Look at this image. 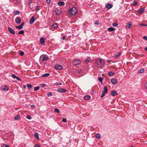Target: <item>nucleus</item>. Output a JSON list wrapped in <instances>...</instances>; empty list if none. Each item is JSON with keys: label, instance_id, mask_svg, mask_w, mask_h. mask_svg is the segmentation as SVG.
<instances>
[{"label": "nucleus", "instance_id": "nucleus-1", "mask_svg": "<svg viewBox=\"0 0 147 147\" xmlns=\"http://www.w3.org/2000/svg\"><path fill=\"white\" fill-rule=\"evenodd\" d=\"M77 11L75 7H73L69 11V13L72 15H75L77 12Z\"/></svg>", "mask_w": 147, "mask_h": 147}, {"label": "nucleus", "instance_id": "nucleus-2", "mask_svg": "<svg viewBox=\"0 0 147 147\" xmlns=\"http://www.w3.org/2000/svg\"><path fill=\"white\" fill-rule=\"evenodd\" d=\"M96 64H105L104 60L102 59H97L96 60Z\"/></svg>", "mask_w": 147, "mask_h": 147}, {"label": "nucleus", "instance_id": "nucleus-3", "mask_svg": "<svg viewBox=\"0 0 147 147\" xmlns=\"http://www.w3.org/2000/svg\"><path fill=\"white\" fill-rule=\"evenodd\" d=\"M49 59V57L47 55H42L40 57V59L42 60L43 61L48 60Z\"/></svg>", "mask_w": 147, "mask_h": 147}, {"label": "nucleus", "instance_id": "nucleus-4", "mask_svg": "<svg viewBox=\"0 0 147 147\" xmlns=\"http://www.w3.org/2000/svg\"><path fill=\"white\" fill-rule=\"evenodd\" d=\"M21 21V19L20 17H18L16 18L15 19L16 22L18 24H20Z\"/></svg>", "mask_w": 147, "mask_h": 147}, {"label": "nucleus", "instance_id": "nucleus-5", "mask_svg": "<svg viewBox=\"0 0 147 147\" xmlns=\"http://www.w3.org/2000/svg\"><path fill=\"white\" fill-rule=\"evenodd\" d=\"M1 90H2L4 91H8L9 90V88L6 85H3L1 88Z\"/></svg>", "mask_w": 147, "mask_h": 147}, {"label": "nucleus", "instance_id": "nucleus-6", "mask_svg": "<svg viewBox=\"0 0 147 147\" xmlns=\"http://www.w3.org/2000/svg\"><path fill=\"white\" fill-rule=\"evenodd\" d=\"M111 83L113 84H117L118 81L116 79L114 78H112L111 80Z\"/></svg>", "mask_w": 147, "mask_h": 147}, {"label": "nucleus", "instance_id": "nucleus-7", "mask_svg": "<svg viewBox=\"0 0 147 147\" xmlns=\"http://www.w3.org/2000/svg\"><path fill=\"white\" fill-rule=\"evenodd\" d=\"M81 63V61L79 60H74L73 62V64H79Z\"/></svg>", "mask_w": 147, "mask_h": 147}, {"label": "nucleus", "instance_id": "nucleus-8", "mask_svg": "<svg viewBox=\"0 0 147 147\" xmlns=\"http://www.w3.org/2000/svg\"><path fill=\"white\" fill-rule=\"evenodd\" d=\"M54 67L58 70H60L62 69V67L61 65H54Z\"/></svg>", "mask_w": 147, "mask_h": 147}, {"label": "nucleus", "instance_id": "nucleus-9", "mask_svg": "<svg viewBox=\"0 0 147 147\" xmlns=\"http://www.w3.org/2000/svg\"><path fill=\"white\" fill-rule=\"evenodd\" d=\"M8 30L10 33L14 35L15 34V32L14 30L12 28L10 27L8 28Z\"/></svg>", "mask_w": 147, "mask_h": 147}, {"label": "nucleus", "instance_id": "nucleus-10", "mask_svg": "<svg viewBox=\"0 0 147 147\" xmlns=\"http://www.w3.org/2000/svg\"><path fill=\"white\" fill-rule=\"evenodd\" d=\"M57 91L59 92L63 93L66 92L67 90L64 88H59L57 90Z\"/></svg>", "mask_w": 147, "mask_h": 147}, {"label": "nucleus", "instance_id": "nucleus-11", "mask_svg": "<svg viewBox=\"0 0 147 147\" xmlns=\"http://www.w3.org/2000/svg\"><path fill=\"white\" fill-rule=\"evenodd\" d=\"M126 24V28L127 29H129L132 26V24L130 22H129L127 23Z\"/></svg>", "mask_w": 147, "mask_h": 147}, {"label": "nucleus", "instance_id": "nucleus-12", "mask_svg": "<svg viewBox=\"0 0 147 147\" xmlns=\"http://www.w3.org/2000/svg\"><path fill=\"white\" fill-rule=\"evenodd\" d=\"M35 21V18L34 16H32L30 19V24H32Z\"/></svg>", "mask_w": 147, "mask_h": 147}, {"label": "nucleus", "instance_id": "nucleus-13", "mask_svg": "<svg viewBox=\"0 0 147 147\" xmlns=\"http://www.w3.org/2000/svg\"><path fill=\"white\" fill-rule=\"evenodd\" d=\"M111 94L112 96H114L117 95V93L116 90H113L111 91Z\"/></svg>", "mask_w": 147, "mask_h": 147}, {"label": "nucleus", "instance_id": "nucleus-14", "mask_svg": "<svg viewBox=\"0 0 147 147\" xmlns=\"http://www.w3.org/2000/svg\"><path fill=\"white\" fill-rule=\"evenodd\" d=\"M40 43L41 44L43 45L45 43V39L44 38L42 37L40 38Z\"/></svg>", "mask_w": 147, "mask_h": 147}, {"label": "nucleus", "instance_id": "nucleus-15", "mask_svg": "<svg viewBox=\"0 0 147 147\" xmlns=\"http://www.w3.org/2000/svg\"><path fill=\"white\" fill-rule=\"evenodd\" d=\"M58 26V25L57 23H54L51 25V27L52 28L55 29L57 28Z\"/></svg>", "mask_w": 147, "mask_h": 147}, {"label": "nucleus", "instance_id": "nucleus-16", "mask_svg": "<svg viewBox=\"0 0 147 147\" xmlns=\"http://www.w3.org/2000/svg\"><path fill=\"white\" fill-rule=\"evenodd\" d=\"M139 12L140 14L142 13L144 11V8H140L139 9Z\"/></svg>", "mask_w": 147, "mask_h": 147}, {"label": "nucleus", "instance_id": "nucleus-17", "mask_svg": "<svg viewBox=\"0 0 147 147\" xmlns=\"http://www.w3.org/2000/svg\"><path fill=\"white\" fill-rule=\"evenodd\" d=\"M65 3L63 1H59L58 3V4L59 6L64 5H65Z\"/></svg>", "mask_w": 147, "mask_h": 147}, {"label": "nucleus", "instance_id": "nucleus-18", "mask_svg": "<svg viewBox=\"0 0 147 147\" xmlns=\"http://www.w3.org/2000/svg\"><path fill=\"white\" fill-rule=\"evenodd\" d=\"M104 90L102 91V92H104L105 93H107L108 91V89L107 87L106 86H105L104 88Z\"/></svg>", "mask_w": 147, "mask_h": 147}, {"label": "nucleus", "instance_id": "nucleus-19", "mask_svg": "<svg viewBox=\"0 0 147 147\" xmlns=\"http://www.w3.org/2000/svg\"><path fill=\"white\" fill-rule=\"evenodd\" d=\"M20 118V115H18L15 116L14 117V119L15 120H19Z\"/></svg>", "mask_w": 147, "mask_h": 147}, {"label": "nucleus", "instance_id": "nucleus-20", "mask_svg": "<svg viewBox=\"0 0 147 147\" xmlns=\"http://www.w3.org/2000/svg\"><path fill=\"white\" fill-rule=\"evenodd\" d=\"M144 71V69L143 68L142 69L139 70L137 72V73L138 74L142 73H143Z\"/></svg>", "mask_w": 147, "mask_h": 147}, {"label": "nucleus", "instance_id": "nucleus-21", "mask_svg": "<svg viewBox=\"0 0 147 147\" xmlns=\"http://www.w3.org/2000/svg\"><path fill=\"white\" fill-rule=\"evenodd\" d=\"M84 98L85 100H89L90 98V96L89 95H86L84 96Z\"/></svg>", "mask_w": 147, "mask_h": 147}, {"label": "nucleus", "instance_id": "nucleus-22", "mask_svg": "<svg viewBox=\"0 0 147 147\" xmlns=\"http://www.w3.org/2000/svg\"><path fill=\"white\" fill-rule=\"evenodd\" d=\"M95 137L98 139H100L101 138L100 135L99 133H97L96 134Z\"/></svg>", "mask_w": 147, "mask_h": 147}, {"label": "nucleus", "instance_id": "nucleus-23", "mask_svg": "<svg viewBox=\"0 0 147 147\" xmlns=\"http://www.w3.org/2000/svg\"><path fill=\"white\" fill-rule=\"evenodd\" d=\"M55 12H56V14L57 15H60L61 13V11L59 9H57L55 11Z\"/></svg>", "mask_w": 147, "mask_h": 147}, {"label": "nucleus", "instance_id": "nucleus-24", "mask_svg": "<svg viewBox=\"0 0 147 147\" xmlns=\"http://www.w3.org/2000/svg\"><path fill=\"white\" fill-rule=\"evenodd\" d=\"M108 29V31H109V32L113 31H114V30H115V28L113 27H111L109 28Z\"/></svg>", "mask_w": 147, "mask_h": 147}, {"label": "nucleus", "instance_id": "nucleus-25", "mask_svg": "<svg viewBox=\"0 0 147 147\" xmlns=\"http://www.w3.org/2000/svg\"><path fill=\"white\" fill-rule=\"evenodd\" d=\"M50 75V74L49 73H46L43 74L41 75L42 77H48Z\"/></svg>", "mask_w": 147, "mask_h": 147}, {"label": "nucleus", "instance_id": "nucleus-26", "mask_svg": "<svg viewBox=\"0 0 147 147\" xmlns=\"http://www.w3.org/2000/svg\"><path fill=\"white\" fill-rule=\"evenodd\" d=\"M90 57H88L87 58V59L85 61V63H88L89 62H90Z\"/></svg>", "mask_w": 147, "mask_h": 147}, {"label": "nucleus", "instance_id": "nucleus-27", "mask_svg": "<svg viewBox=\"0 0 147 147\" xmlns=\"http://www.w3.org/2000/svg\"><path fill=\"white\" fill-rule=\"evenodd\" d=\"M112 7V5L111 4H108L107 5V9H110Z\"/></svg>", "mask_w": 147, "mask_h": 147}, {"label": "nucleus", "instance_id": "nucleus-28", "mask_svg": "<svg viewBox=\"0 0 147 147\" xmlns=\"http://www.w3.org/2000/svg\"><path fill=\"white\" fill-rule=\"evenodd\" d=\"M34 136L37 139H38L39 137H38V133H35Z\"/></svg>", "mask_w": 147, "mask_h": 147}, {"label": "nucleus", "instance_id": "nucleus-29", "mask_svg": "<svg viewBox=\"0 0 147 147\" xmlns=\"http://www.w3.org/2000/svg\"><path fill=\"white\" fill-rule=\"evenodd\" d=\"M26 86L28 88H31L32 87H33V86L31 85L30 84H27L26 85Z\"/></svg>", "mask_w": 147, "mask_h": 147}, {"label": "nucleus", "instance_id": "nucleus-30", "mask_svg": "<svg viewBox=\"0 0 147 147\" xmlns=\"http://www.w3.org/2000/svg\"><path fill=\"white\" fill-rule=\"evenodd\" d=\"M16 28H17L18 29H22L23 28V27L22 26H21L20 25L18 26H16Z\"/></svg>", "mask_w": 147, "mask_h": 147}, {"label": "nucleus", "instance_id": "nucleus-31", "mask_svg": "<svg viewBox=\"0 0 147 147\" xmlns=\"http://www.w3.org/2000/svg\"><path fill=\"white\" fill-rule=\"evenodd\" d=\"M114 74V73L111 71L109 72L108 74V75L110 76H112Z\"/></svg>", "mask_w": 147, "mask_h": 147}, {"label": "nucleus", "instance_id": "nucleus-32", "mask_svg": "<svg viewBox=\"0 0 147 147\" xmlns=\"http://www.w3.org/2000/svg\"><path fill=\"white\" fill-rule=\"evenodd\" d=\"M35 9L36 10L38 11L40 10V7L38 6H37L35 7Z\"/></svg>", "mask_w": 147, "mask_h": 147}, {"label": "nucleus", "instance_id": "nucleus-33", "mask_svg": "<svg viewBox=\"0 0 147 147\" xmlns=\"http://www.w3.org/2000/svg\"><path fill=\"white\" fill-rule=\"evenodd\" d=\"M137 4L136 1L135 0L133 2V3L132 4V5L133 6H135Z\"/></svg>", "mask_w": 147, "mask_h": 147}, {"label": "nucleus", "instance_id": "nucleus-34", "mask_svg": "<svg viewBox=\"0 0 147 147\" xmlns=\"http://www.w3.org/2000/svg\"><path fill=\"white\" fill-rule=\"evenodd\" d=\"M98 80L100 82L102 83L103 78L99 77L98 78Z\"/></svg>", "mask_w": 147, "mask_h": 147}, {"label": "nucleus", "instance_id": "nucleus-35", "mask_svg": "<svg viewBox=\"0 0 147 147\" xmlns=\"http://www.w3.org/2000/svg\"><path fill=\"white\" fill-rule=\"evenodd\" d=\"M24 32L23 30H22L21 31H19L18 32V33L19 34H22L24 33Z\"/></svg>", "mask_w": 147, "mask_h": 147}, {"label": "nucleus", "instance_id": "nucleus-36", "mask_svg": "<svg viewBox=\"0 0 147 147\" xmlns=\"http://www.w3.org/2000/svg\"><path fill=\"white\" fill-rule=\"evenodd\" d=\"M54 111L56 113H58L60 111L57 108H55L54 109Z\"/></svg>", "mask_w": 147, "mask_h": 147}, {"label": "nucleus", "instance_id": "nucleus-37", "mask_svg": "<svg viewBox=\"0 0 147 147\" xmlns=\"http://www.w3.org/2000/svg\"><path fill=\"white\" fill-rule=\"evenodd\" d=\"M140 26H147V24H146L141 23L140 24Z\"/></svg>", "mask_w": 147, "mask_h": 147}, {"label": "nucleus", "instance_id": "nucleus-38", "mask_svg": "<svg viewBox=\"0 0 147 147\" xmlns=\"http://www.w3.org/2000/svg\"><path fill=\"white\" fill-rule=\"evenodd\" d=\"M47 95L48 96H51L53 95V94L52 92H48L47 94Z\"/></svg>", "mask_w": 147, "mask_h": 147}, {"label": "nucleus", "instance_id": "nucleus-39", "mask_svg": "<svg viewBox=\"0 0 147 147\" xmlns=\"http://www.w3.org/2000/svg\"><path fill=\"white\" fill-rule=\"evenodd\" d=\"M39 86H36L34 88V90L37 91L39 90Z\"/></svg>", "mask_w": 147, "mask_h": 147}, {"label": "nucleus", "instance_id": "nucleus-40", "mask_svg": "<svg viewBox=\"0 0 147 147\" xmlns=\"http://www.w3.org/2000/svg\"><path fill=\"white\" fill-rule=\"evenodd\" d=\"M20 11H15L14 13H15V15H18L20 13Z\"/></svg>", "mask_w": 147, "mask_h": 147}, {"label": "nucleus", "instance_id": "nucleus-41", "mask_svg": "<svg viewBox=\"0 0 147 147\" xmlns=\"http://www.w3.org/2000/svg\"><path fill=\"white\" fill-rule=\"evenodd\" d=\"M121 55V53H118L117 54L115 55V57H119Z\"/></svg>", "mask_w": 147, "mask_h": 147}, {"label": "nucleus", "instance_id": "nucleus-42", "mask_svg": "<svg viewBox=\"0 0 147 147\" xmlns=\"http://www.w3.org/2000/svg\"><path fill=\"white\" fill-rule=\"evenodd\" d=\"M105 94L106 93H105L104 92H102V94L100 96V97L102 98L105 95Z\"/></svg>", "mask_w": 147, "mask_h": 147}, {"label": "nucleus", "instance_id": "nucleus-43", "mask_svg": "<svg viewBox=\"0 0 147 147\" xmlns=\"http://www.w3.org/2000/svg\"><path fill=\"white\" fill-rule=\"evenodd\" d=\"M26 118L28 119H31V117L30 115H27Z\"/></svg>", "mask_w": 147, "mask_h": 147}, {"label": "nucleus", "instance_id": "nucleus-44", "mask_svg": "<svg viewBox=\"0 0 147 147\" xmlns=\"http://www.w3.org/2000/svg\"><path fill=\"white\" fill-rule=\"evenodd\" d=\"M118 26V24L117 23H113V26L114 27L117 26Z\"/></svg>", "mask_w": 147, "mask_h": 147}, {"label": "nucleus", "instance_id": "nucleus-45", "mask_svg": "<svg viewBox=\"0 0 147 147\" xmlns=\"http://www.w3.org/2000/svg\"><path fill=\"white\" fill-rule=\"evenodd\" d=\"M12 77L13 78H17V76H16L14 74H12Z\"/></svg>", "mask_w": 147, "mask_h": 147}, {"label": "nucleus", "instance_id": "nucleus-46", "mask_svg": "<svg viewBox=\"0 0 147 147\" xmlns=\"http://www.w3.org/2000/svg\"><path fill=\"white\" fill-rule=\"evenodd\" d=\"M56 84L57 85H61L62 84L61 83V82H56Z\"/></svg>", "mask_w": 147, "mask_h": 147}, {"label": "nucleus", "instance_id": "nucleus-47", "mask_svg": "<svg viewBox=\"0 0 147 147\" xmlns=\"http://www.w3.org/2000/svg\"><path fill=\"white\" fill-rule=\"evenodd\" d=\"M24 52L23 51H21L20 53V54L21 56L23 55H24Z\"/></svg>", "mask_w": 147, "mask_h": 147}, {"label": "nucleus", "instance_id": "nucleus-48", "mask_svg": "<svg viewBox=\"0 0 147 147\" xmlns=\"http://www.w3.org/2000/svg\"><path fill=\"white\" fill-rule=\"evenodd\" d=\"M62 121L64 122H67V120L66 119L63 118L62 119Z\"/></svg>", "mask_w": 147, "mask_h": 147}, {"label": "nucleus", "instance_id": "nucleus-49", "mask_svg": "<svg viewBox=\"0 0 147 147\" xmlns=\"http://www.w3.org/2000/svg\"><path fill=\"white\" fill-rule=\"evenodd\" d=\"M143 38L145 40H147V36H144L143 37Z\"/></svg>", "mask_w": 147, "mask_h": 147}, {"label": "nucleus", "instance_id": "nucleus-50", "mask_svg": "<svg viewBox=\"0 0 147 147\" xmlns=\"http://www.w3.org/2000/svg\"><path fill=\"white\" fill-rule=\"evenodd\" d=\"M45 85H46V84H42L40 85V86L42 87H45Z\"/></svg>", "mask_w": 147, "mask_h": 147}, {"label": "nucleus", "instance_id": "nucleus-51", "mask_svg": "<svg viewBox=\"0 0 147 147\" xmlns=\"http://www.w3.org/2000/svg\"><path fill=\"white\" fill-rule=\"evenodd\" d=\"M3 147H9L8 145H6L5 144L3 145Z\"/></svg>", "mask_w": 147, "mask_h": 147}, {"label": "nucleus", "instance_id": "nucleus-52", "mask_svg": "<svg viewBox=\"0 0 147 147\" xmlns=\"http://www.w3.org/2000/svg\"><path fill=\"white\" fill-rule=\"evenodd\" d=\"M34 147H40L38 144H36L35 145Z\"/></svg>", "mask_w": 147, "mask_h": 147}, {"label": "nucleus", "instance_id": "nucleus-53", "mask_svg": "<svg viewBox=\"0 0 147 147\" xmlns=\"http://www.w3.org/2000/svg\"><path fill=\"white\" fill-rule=\"evenodd\" d=\"M16 79L20 81L21 80V79L19 78V77H17L16 78Z\"/></svg>", "mask_w": 147, "mask_h": 147}, {"label": "nucleus", "instance_id": "nucleus-54", "mask_svg": "<svg viewBox=\"0 0 147 147\" xmlns=\"http://www.w3.org/2000/svg\"><path fill=\"white\" fill-rule=\"evenodd\" d=\"M145 88L147 89V82H146L145 84Z\"/></svg>", "mask_w": 147, "mask_h": 147}, {"label": "nucleus", "instance_id": "nucleus-55", "mask_svg": "<svg viewBox=\"0 0 147 147\" xmlns=\"http://www.w3.org/2000/svg\"><path fill=\"white\" fill-rule=\"evenodd\" d=\"M47 3L48 4H49L50 2V0H46Z\"/></svg>", "mask_w": 147, "mask_h": 147}, {"label": "nucleus", "instance_id": "nucleus-56", "mask_svg": "<svg viewBox=\"0 0 147 147\" xmlns=\"http://www.w3.org/2000/svg\"><path fill=\"white\" fill-rule=\"evenodd\" d=\"M32 108H35V106L34 105H32L30 106Z\"/></svg>", "mask_w": 147, "mask_h": 147}, {"label": "nucleus", "instance_id": "nucleus-57", "mask_svg": "<svg viewBox=\"0 0 147 147\" xmlns=\"http://www.w3.org/2000/svg\"><path fill=\"white\" fill-rule=\"evenodd\" d=\"M78 72L79 73H81L82 72V71L81 69H80L78 70Z\"/></svg>", "mask_w": 147, "mask_h": 147}, {"label": "nucleus", "instance_id": "nucleus-58", "mask_svg": "<svg viewBox=\"0 0 147 147\" xmlns=\"http://www.w3.org/2000/svg\"><path fill=\"white\" fill-rule=\"evenodd\" d=\"M24 24V22H23L21 24H20V25L23 27V26Z\"/></svg>", "mask_w": 147, "mask_h": 147}, {"label": "nucleus", "instance_id": "nucleus-59", "mask_svg": "<svg viewBox=\"0 0 147 147\" xmlns=\"http://www.w3.org/2000/svg\"><path fill=\"white\" fill-rule=\"evenodd\" d=\"M95 24H96L98 25V21H96V22H95Z\"/></svg>", "mask_w": 147, "mask_h": 147}, {"label": "nucleus", "instance_id": "nucleus-60", "mask_svg": "<svg viewBox=\"0 0 147 147\" xmlns=\"http://www.w3.org/2000/svg\"><path fill=\"white\" fill-rule=\"evenodd\" d=\"M65 36H63V38H62V39H63V40L65 39Z\"/></svg>", "mask_w": 147, "mask_h": 147}, {"label": "nucleus", "instance_id": "nucleus-61", "mask_svg": "<svg viewBox=\"0 0 147 147\" xmlns=\"http://www.w3.org/2000/svg\"><path fill=\"white\" fill-rule=\"evenodd\" d=\"M145 50L147 51V47H146L145 49Z\"/></svg>", "mask_w": 147, "mask_h": 147}, {"label": "nucleus", "instance_id": "nucleus-62", "mask_svg": "<svg viewBox=\"0 0 147 147\" xmlns=\"http://www.w3.org/2000/svg\"><path fill=\"white\" fill-rule=\"evenodd\" d=\"M107 61L108 63H109L110 62V61L109 60H107Z\"/></svg>", "mask_w": 147, "mask_h": 147}, {"label": "nucleus", "instance_id": "nucleus-63", "mask_svg": "<svg viewBox=\"0 0 147 147\" xmlns=\"http://www.w3.org/2000/svg\"><path fill=\"white\" fill-rule=\"evenodd\" d=\"M24 87L25 88H26V86H24Z\"/></svg>", "mask_w": 147, "mask_h": 147}, {"label": "nucleus", "instance_id": "nucleus-64", "mask_svg": "<svg viewBox=\"0 0 147 147\" xmlns=\"http://www.w3.org/2000/svg\"><path fill=\"white\" fill-rule=\"evenodd\" d=\"M123 1V0H122Z\"/></svg>", "mask_w": 147, "mask_h": 147}]
</instances>
